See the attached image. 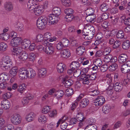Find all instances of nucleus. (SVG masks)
<instances>
[{
    "instance_id": "1",
    "label": "nucleus",
    "mask_w": 130,
    "mask_h": 130,
    "mask_svg": "<svg viewBox=\"0 0 130 130\" xmlns=\"http://www.w3.org/2000/svg\"><path fill=\"white\" fill-rule=\"evenodd\" d=\"M95 31L94 28L92 25L87 24L83 30L82 37L87 40L91 39L94 36Z\"/></svg>"
},
{
    "instance_id": "2",
    "label": "nucleus",
    "mask_w": 130,
    "mask_h": 130,
    "mask_svg": "<svg viewBox=\"0 0 130 130\" xmlns=\"http://www.w3.org/2000/svg\"><path fill=\"white\" fill-rule=\"evenodd\" d=\"M12 64L11 57L8 56H4L0 62V68L2 70H7L12 66Z\"/></svg>"
},
{
    "instance_id": "3",
    "label": "nucleus",
    "mask_w": 130,
    "mask_h": 130,
    "mask_svg": "<svg viewBox=\"0 0 130 130\" xmlns=\"http://www.w3.org/2000/svg\"><path fill=\"white\" fill-rule=\"evenodd\" d=\"M47 21V18L45 16L39 17L37 22V25L38 28L41 29L44 28Z\"/></svg>"
},
{
    "instance_id": "4",
    "label": "nucleus",
    "mask_w": 130,
    "mask_h": 130,
    "mask_svg": "<svg viewBox=\"0 0 130 130\" xmlns=\"http://www.w3.org/2000/svg\"><path fill=\"white\" fill-rule=\"evenodd\" d=\"M10 119L11 122L15 125L20 124L22 121V118L20 115L16 113L12 114L11 116Z\"/></svg>"
},
{
    "instance_id": "5",
    "label": "nucleus",
    "mask_w": 130,
    "mask_h": 130,
    "mask_svg": "<svg viewBox=\"0 0 130 130\" xmlns=\"http://www.w3.org/2000/svg\"><path fill=\"white\" fill-rule=\"evenodd\" d=\"M48 22L50 25H54L57 24L59 19V17L54 13L50 14L48 16Z\"/></svg>"
},
{
    "instance_id": "6",
    "label": "nucleus",
    "mask_w": 130,
    "mask_h": 130,
    "mask_svg": "<svg viewBox=\"0 0 130 130\" xmlns=\"http://www.w3.org/2000/svg\"><path fill=\"white\" fill-rule=\"evenodd\" d=\"M28 70L23 68L19 69L18 71V74L20 78L22 79L26 78L28 77Z\"/></svg>"
},
{
    "instance_id": "7",
    "label": "nucleus",
    "mask_w": 130,
    "mask_h": 130,
    "mask_svg": "<svg viewBox=\"0 0 130 130\" xmlns=\"http://www.w3.org/2000/svg\"><path fill=\"white\" fill-rule=\"evenodd\" d=\"M64 116H63L59 119L57 123V127H58L60 124V127L61 129H64L67 128L68 124L65 122V119H64Z\"/></svg>"
},
{
    "instance_id": "8",
    "label": "nucleus",
    "mask_w": 130,
    "mask_h": 130,
    "mask_svg": "<svg viewBox=\"0 0 130 130\" xmlns=\"http://www.w3.org/2000/svg\"><path fill=\"white\" fill-rule=\"evenodd\" d=\"M104 97L102 96H98L94 101V104L97 106H101L105 102Z\"/></svg>"
},
{
    "instance_id": "9",
    "label": "nucleus",
    "mask_w": 130,
    "mask_h": 130,
    "mask_svg": "<svg viewBox=\"0 0 130 130\" xmlns=\"http://www.w3.org/2000/svg\"><path fill=\"white\" fill-rule=\"evenodd\" d=\"M22 39L20 37L13 38L10 41L11 45L13 46H17L21 45Z\"/></svg>"
},
{
    "instance_id": "10",
    "label": "nucleus",
    "mask_w": 130,
    "mask_h": 130,
    "mask_svg": "<svg viewBox=\"0 0 130 130\" xmlns=\"http://www.w3.org/2000/svg\"><path fill=\"white\" fill-rule=\"evenodd\" d=\"M27 5L28 9L30 11H33L37 5L36 0H29Z\"/></svg>"
},
{
    "instance_id": "11",
    "label": "nucleus",
    "mask_w": 130,
    "mask_h": 130,
    "mask_svg": "<svg viewBox=\"0 0 130 130\" xmlns=\"http://www.w3.org/2000/svg\"><path fill=\"white\" fill-rule=\"evenodd\" d=\"M110 86L111 89H112L113 88L117 92L121 91L123 87V84L120 82H116L115 84H111Z\"/></svg>"
},
{
    "instance_id": "12",
    "label": "nucleus",
    "mask_w": 130,
    "mask_h": 130,
    "mask_svg": "<svg viewBox=\"0 0 130 130\" xmlns=\"http://www.w3.org/2000/svg\"><path fill=\"white\" fill-rule=\"evenodd\" d=\"M50 45H46V47H45L44 49V52L47 54L51 55L54 52L53 46H52V44L50 43Z\"/></svg>"
},
{
    "instance_id": "13",
    "label": "nucleus",
    "mask_w": 130,
    "mask_h": 130,
    "mask_svg": "<svg viewBox=\"0 0 130 130\" xmlns=\"http://www.w3.org/2000/svg\"><path fill=\"white\" fill-rule=\"evenodd\" d=\"M1 108L4 110H7L10 108L11 104L10 102L6 99L3 100L1 103Z\"/></svg>"
},
{
    "instance_id": "14",
    "label": "nucleus",
    "mask_w": 130,
    "mask_h": 130,
    "mask_svg": "<svg viewBox=\"0 0 130 130\" xmlns=\"http://www.w3.org/2000/svg\"><path fill=\"white\" fill-rule=\"evenodd\" d=\"M36 115L33 112L29 113L25 117V119L28 122H31L34 121L36 119Z\"/></svg>"
},
{
    "instance_id": "15",
    "label": "nucleus",
    "mask_w": 130,
    "mask_h": 130,
    "mask_svg": "<svg viewBox=\"0 0 130 130\" xmlns=\"http://www.w3.org/2000/svg\"><path fill=\"white\" fill-rule=\"evenodd\" d=\"M43 36L44 42V45L50 44V42L48 41L49 39L52 37L51 34L49 32H47L44 34Z\"/></svg>"
},
{
    "instance_id": "16",
    "label": "nucleus",
    "mask_w": 130,
    "mask_h": 130,
    "mask_svg": "<svg viewBox=\"0 0 130 130\" xmlns=\"http://www.w3.org/2000/svg\"><path fill=\"white\" fill-rule=\"evenodd\" d=\"M60 55L61 57L64 58L69 57L71 56L70 51L68 49H64L61 50L60 52Z\"/></svg>"
},
{
    "instance_id": "17",
    "label": "nucleus",
    "mask_w": 130,
    "mask_h": 130,
    "mask_svg": "<svg viewBox=\"0 0 130 130\" xmlns=\"http://www.w3.org/2000/svg\"><path fill=\"white\" fill-rule=\"evenodd\" d=\"M33 11L35 15L39 16L43 13L44 10L41 6L37 5L36 7Z\"/></svg>"
},
{
    "instance_id": "18",
    "label": "nucleus",
    "mask_w": 130,
    "mask_h": 130,
    "mask_svg": "<svg viewBox=\"0 0 130 130\" xmlns=\"http://www.w3.org/2000/svg\"><path fill=\"white\" fill-rule=\"evenodd\" d=\"M80 80L82 81L83 83L85 84H88L89 82V79L87 75L82 74L79 76Z\"/></svg>"
},
{
    "instance_id": "19",
    "label": "nucleus",
    "mask_w": 130,
    "mask_h": 130,
    "mask_svg": "<svg viewBox=\"0 0 130 130\" xmlns=\"http://www.w3.org/2000/svg\"><path fill=\"white\" fill-rule=\"evenodd\" d=\"M47 73L46 69L44 68H40L38 69V75L40 77H44Z\"/></svg>"
},
{
    "instance_id": "20",
    "label": "nucleus",
    "mask_w": 130,
    "mask_h": 130,
    "mask_svg": "<svg viewBox=\"0 0 130 130\" xmlns=\"http://www.w3.org/2000/svg\"><path fill=\"white\" fill-rule=\"evenodd\" d=\"M21 45L23 48H25L29 46L31 42L29 39H25L23 40L22 39Z\"/></svg>"
},
{
    "instance_id": "21",
    "label": "nucleus",
    "mask_w": 130,
    "mask_h": 130,
    "mask_svg": "<svg viewBox=\"0 0 130 130\" xmlns=\"http://www.w3.org/2000/svg\"><path fill=\"white\" fill-rule=\"evenodd\" d=\"M115 35V31L114 30L106 31L104 34L106 38L113 37Z\"/></svg>"
},
{
    "instance_id": "22",
    "label": "nucleus",
    "mask_w": 130,
    "mask_h": 130,
    "mask_svg": "<svg viewBox=\"0 0 130 130\" xmlns=\"http://www.w3.org/2000/svg\"><path fill=\"white\" fill-rule=\"evenodd\" d=\"M35 41L36 42H40L44 45V42L43 35L39 34H38L36 36L35 38Z\"/></svg>"
},
{
    "instance_id": "23",
    "label": "nucleus",
    "mask_w": 130,
    "mask_h": 130,
    "mask_svg": "<svg viewBox=\"0 0 130 130\" xmlns=\"http://www.w3.org/2000/svg\"><path fill=\"white\" fill-rule=\"evenodd\" d=\"M47 121V117L43 115H40L38 118V121L41 124L45 123Z\"/></svg>"
},
{
    "instance_id": "24",
    "label": "nucleus",
    "mask_w": 130,
    "mask_h": 130,
    "mask_svg": "<svg viewBox=\"0 0 130 130\" xmlns=\"http://www.w3.org/2000/svg\"><path fill=\"white\" fill-rule=\"evenodd\" d=\"M19 59L22 60H26L28 58V54L24 51H21L18 56Z\"/></svg>"
},
{
    "instance_id": "25",
    "label": "nucleus",
    "mask_w": 130,
    "mask_h": 130,
    "mask_svg": "<svg viewBox=\"0 0 130 130\" xmlns=\"http://www.w3.org/2000/svg\"><path fill=\"white\" fill-rule=\"evenodd\" d=\"M18 67L14 66L12 67L9 71L10 76L11 77H14L17 74L18 71Z\"/></svg>"
},
{
    "instance_id": "26",
    "label": "nucleus",
    "mask_w": 130,
    "mask_h": 130,
    "mask_svg": "<svg viewBox=\"0 0 130 130\" xmlns=\"http://www.w3.org/2000/svg\"><path fill=\"white\" fill-rule=\"evenodd\" d=\"M64 95V92L62 90H57L54 94L57 99L59 100Z\"/></svg>"
},
{
    "instance_id": "27",
    "label": "nucleus",
    "mask_w": 130,
    "mask_h": 130,
    "mask_svg": "<svg viewBox=\"0 0 130 130\" xmlns=\"http://www.w3.org/2000/svg\"><path fill=\"white\" fill-rule=\"evenodd\" d=\"M13 6L12 3L10 2H6L5 4L4 8L7 11L12 10L13 9Z\"/></svg>"
},
{
    "instance_id": "28",
    "label": "nucleus",
    "mask_w": 130,
    "mask_h": 130,
    "mask_svg": "<svg viewBox=\"0 0 130 130\" xmlns=\"http://www.w3.org/2000/svg\"><path fill=\"white\" fill-rule=\"evenodd\" d=\"M12 53L14 55L18 56L21 52L22 51L19 48L13 47L11 48Z\"/></svg>"
},
{
    "instance_id": "29",
    "label": "nucleus",
    "mask_w": 130,
    "mask_h": 130,
    "mask_svg": "<svg viewBox=\"0 0 130 130\" xmlns=\"http://www.w3.org/2000/svg\"><path fill=\"white\" fill-rule=\"evenodd\" d=\"M57 69L59 73H62L66 69V65L62 63H59L57 66Z\"/></svg>"
},
{
    "instance_id": "30",
    "label": "nucleus",
    "mask_w": 130,
    "mask_h": 130,
    "mask_svg": "<svg viewBox=\"0 0 130 130\" xmlns=\"http://www.w3.org/2000/svg\"><path fill=\"white\" fill-rule=\"evenodd\" d=\"M112 58V56L110 54L105 55L103 57V61L107 64H110V61Z\"/></svg>"
},
{
    "instance_id": "31",
    "label": "nucleus",
    "mask_w": 130,
    "mask_h": 130,
    "mask_svg": "<svg viewBox=\"0 0 130 130\" xmlns=\"http://www.w3.org/2000/svg\"><path fill=\"white\" fill-rule=\"evenodd\" d=\"M127 58V56L125 54H122L119 57L118 60L120 63H122L125 62Z\"/></svg>"
},
{
    "instance_id": "32",
    "label": "nucleus",
    "mask_w": 130,
    "mask_h": 130,
    "mask_svg": "<svg viewBox=\"0 0 130 130\" xmlns=\"http://www.w3.org/2000/svg\"><path fill=\"white\" fill-rule=\"evenodd\" d=\"M68 77L66 76L63 79V81L65 82L64 83V85L66 87H68L72 85L73 83V81L70 79H68L66 80V79Z\"/></svg>"
},
{
    "instance_id": "33",
    "label": "nucleus",
    "mask_w": 130,
    "mask_h": 130,
    "mask_svg": "<svg viewBox=\"0 0 130 130\" xmlns=\"http://www.w3.org/2000/svg\"><path fill=\"white\" fill-rule=\"evenodd\" d=\"M105 81L106 83L109 85V86L111 87L110 85L111 84H113L112 83V78L111 74H108L106 75Z\"/></svg>"
},
{
    "instance_id": "34",
    "label": "nucleus",
    "mask_w": 130,
    "mask_h": 130,
    "mask_svg": "<svg viewBox=\"0 0 130 130\" xmlns=\"http://www.w3.org/2000/svg\"><path fill=\"white\" fill-rule=\"evenodd\" d=\"M79 67V63L76 61L73 62L70 65V68L74 70L76 69H78Z\"/></svg>"
},
{
    "instance_id": "35",
    "label": "nucleus",
    "mask_w": 130,
    "mask_h": 130,
    "mask_svg": "<svg viewBox=\"0 0 130 130\" xmlns=\"http://www.w3.org/2000/svg\"><path fill=\"white\" fill-rule=\"evenodd\" d=\"M8 79V76L6 73H3L0 74V81L3 82L6 81Z\"/></svg>"
},
{
    "instance_id": "36",
    "label": "nucleus",
    "mask_w": 130,
    "mask_h": 130,
    "mask_svg": "<svg viewBox=\"0 0 130 130\" xmlns=\"http://www.w3.org/2000/svg\"><path fill=\"white\" fill-rule=\"evenodd\" d=\"M89 103V101L87 98H85L82 100L81 101L80 105L82 108H84Z\"/></svg>"
},
{
    "instance_id": "37",
    "label": "nucleus",
    "mask_w": 130,
    "mask_h": 130,
    "mask_svg": "<svg viewBox=\"0 0 130 130\" xmlns=\"http://www.w3.org/2000/svg\"><path fill=\"white\" fill-rule=\"evenodd\" d=\"M28 73H27L28 77H29L30 78H34L36 75L35 72L33 69H30L28 71Z\"/></svg>"
},
{
    "instance_id": "38",
    "label": "nucleus",
    "mask_w": 130,
    "mask_h": 130,
    "mask_svg": "<svg viewBox=\"0 0 130 130\" xmlns=\"http://www.w3.org/2000/svg\"><path fill=\"white\" fill-rule=\"evenodd\" d=\"M7 47L6 43L3 42L0 43V51L3 52L6 51Z\"/></svg>"
},
{
    "instance_id": "39",
    "label": "nucleus",
    "mask_w": 130,
    "mask_h": 130,
    "mask_svg": "<svg viewBox=\"0 0 130 130\" xmlns=\"http://www.w3.org/2000/svg\"><path fill=\"white\" fill-rule=\"evenodd\" d=\"M26 88L25 84H24L19 85L17 88L18 91L21 93L24 92Z\"/></svg>"
},
{
    "instance_id": "40",
    "label": "nucleus",
    "mask_w": 130,
    "mask_h": 130,
    "mask_svg": "<svg viewBox=\"0 0 130 130\" xmlns=\"http://www.w3.org/2000/svg\"><path fill=\"white\" fill-rule=\"evenodd\" d=\"M77 53L79 55H82L85 51V48L82 46H80L77 48Z\"/></svg>"
},
{
    "instance_id": "41",
    "label": "nucleus",
    "mask_w": 130,
    "mask_h": 130,
    "mask_svg": "<svg viewBox=\"0 0 130 130\" xmlns=\"http://www.w3.org/2000/svg\"><path fill=\"white\" fill-rule=\"evenodd\" d=\"M121 70L122 72L124 73H126L130 71L129 69L124 63H123L121 67Z\"/></svg>"
},
{
    "instance_id": "42",
    "label": "nucleus",
    "mask_w": 130,
    "mask_h": 130,
    "mask_svg": "<svg viewBox=\"0 0 130 130\" xmlns=\"http://www.w3.org/2000/svg\"><path fill=\"white\" fill-rule=\"evenodd\" d=\"M117 38L119 39L123 38H124V34L123 31L119 30L116 34Z\"/></svg>"
},
{
    "instance_id": "43",
    "label": "nucleus",
    "mask_w": 130,
    "mask_h": 130,
    "mask_svg": "<svg viewBox=\"0 0 130 130\" xmlns=\"http://www.w3.org/2000/svg\"><path fill=\"white\" fill-rule=\"evenodd\" d=\"M99 93V92L96 89H92L90 88L89 91V94L91 96H94L98 95Z\"/></svg>"
},
{
    "instance_id": "44",
    "label": "nucleus",
    "mask_w": 130,
    "mask_h": 130,
    "mask_svg": "<svg viewBox=\"0 0 130 130\" xmlns=\"http://www.w3.org/2000/svg\"><path fill=\"white\" fill-rule=\"evenodd\" d=\"M51 109L50 106H44L42 109L41 112L43 114H46Z\"/></svg>"
},
{
    "instance_id": "45",
    "label": "nucleus",
    "mask_w": 130,
    "mask_h": 130,
    "mask_svg": "<svg viewBox=\"0 0 130 130\" xmlns=\"http://www.w3.org/2000/svg\"><path fill=\"white\" fill-rule=\"evenodd\" d=\"M53 12L54 13V14L58 17H59L61 13L60 9V8L57 7H54L53 9Z\"/></svg>"
},
{
    "instance_id": "46",
    "label": "nucleus",
    "mask_w": 130,
    "mask_h": 130,
    "mask_svg": "<svg viewBox=\"0 0 130 130\" xmlns=\"http://www.w3.org/2000/svg\"><path fill=\"white\" fill-rule=\"evenodd\" d=\"M111 110V108L109 105H106L104 106L102 110L104 113H108Z\"/></svg>"
},
{
    "instance_id": "47",
    "label": "nucleus",
    "mask_w": 130,
    "mask_h": 130,
    "mask_svg": "<svg viewBox=\"0 0 130 130\" xmlns=\"http://www.w3.org/2000/svg\"><path fill=\"white\" fill-rule=\"evenodd\" d=\"M10 38L9 34L7 33H3L0 34V38L5 40H7Z\"/></svg>"
},
{
    "instance_id": "48",
    "label": "nucleus",
    "mask_w": 130,
    "mask_h": 130,
    "mask_svg": "<svg viewBox=\"0 0 130 130\" xmlns=\"http://www.w3.org/2000/svg\"><path fill=\"white\" fill-rule=\"evenodd\" d=\"M130 46V42L129 40H127L124 42L122 44V47L125 50L128 49Z\"/></svg>"
},
{
    "instance_id": "49",
    "label": "nucleus",
    "mask_w": 130,
    "mask_h": 130,
    "mask_svg": "<svg viewBox=\"0 0 130 130\" xmlns=\"http://www.w3.org/2000/svg\"><path fill=\"white\" fill-rule=\"evenodd\" d=\"M28 58L30 61L33 62L35 60L36 55L35 54L33 53H30L28 55Z\"/></svg>"
},
{
    "instance_id": "50",
    "label": "nucleus",
    "mask_w": 130,
    "mask_h": 130,
    "mask_svg": "<svg viewBox=\"0 0 130 130\" xmlns=\"http://www.w3.org/2000/svg\"><path fill=\"white\" fill-rule=\"evenodd\" d=\"M62 4L66 7H69L71 5L70 0H61Z\"/></svg>"
},
{
    "instance_id": "51",
    "label": "nucleus",
    "mask_w": 130,
    "mask_h": 130,
    "mask_svg": "<svg viewBox=\"0 0 130 130\" xmlns=\"http://www.w3.org/2000/svg\"><path fill=\"white\" fill-rule=\"evenodd\" d=\"M111 64L109 66V69L110 71H115L117 68L118 65L116 63H111Z\"/></svg>"
},
{
    "instance_id": "52",
    "label": "nucleus",
    "mask_w": 130,
    "mask_h": 130,
    "mask_svg": "<svg viewBox=\"0 0 130 130\" xmlns=\"http://www.w3.org/2000/svg\"><path fill=\"white\" fill-rule=\"evenodd\" d=\"M76 117L79 121H84L85 119L83 114L81 113H78L76 115Z\"/></svg>"
},
{
    "instance_id": "53",
    "label": "nucleus",
    "mask_w": 130,
    "mask_h": 130,
    "mask_svg": "<svg viewBox=\"0 0 130 130\" xmlns=\"http://www.w3.org/2000/svg\"><path fill=\"white\" fill-rule=\"evenodd\" d=\"M100 9L103 11H105L108 9V6L106 3L102 4L100 7Z\"/></svg>"
},
{
    "instance_id": "54",
    "label": "nucleus",
    "mask_w": 130,
    "mask_h": 130,
    "mask_svg": "<svg viewBox=\"0 0 130 130\" xmlns=\"http://www.w3.org/2000/svg\"><path fill=\"white\" fill-rule=\"evenodd\" d=\"M65 94L68 96L72 95L73 93V91L72 89L68 88L65 90Z\"/></svg>"
},
{
    "instance_id": "55",
    "label": "nucleus",
    "mask_w": 130,
    "mask_h": 130,
    "mask_svg": "<svg viewBox=\"0 0 130 130\" xmlns=\"http://www.w3.org/2000/svg\"><path fill=\"white\" fill-rule=\"evenodd\" d=\"M49 116L52 118H54L56 117L57 114V110H53L50 111L48 113Z\"/></svg>"
},
{
    "instance_id": "56",
    "label": "nucleus",
    "mask_w": 130,
    "mask_h": 130,
    "mask_svg": "<svg viewBox=\"0 0 130 130\" xmlns=\"http://www.w3.org/2000/svg\"><path fill=\"white\" fill-rule=\"evenodd\" d=\"M65 14L66 15H73L74 11L71 9H67L65 10L64 11Z\"/></svg>"
},
{
    "instance_id": "57",
    "label": "nucleus",
    "mask_w": 130,
    "mask_h": 130,
    "mask_svg": "<svg viewBox=\"0 0 130 130\" xmlns=\"http://www.w3.org/2000/svg\"><path fill=\"white\" fill-rule=\"evenodd\" d=\"M102 63V61L100 58L96 59L94 62V63L95 65L99 67L101 65Z\"/></svg>"
},
{
    "instance_id": "58",
    "label": "nucleus",
    "mask_w": 130,
    "mask_h": 130,
    "mask_svg": "<svg viewBox=\"0 0 130 130\" xmlns=\"http://www.w3.org/2000/svg\"><path fill=\"white\" fill-rule=\"evenodd\" d=\"M87 75L89 80H95L96 77V74L95 73H93L91 74H87Z\"/></svg>"
},
{
    "instance_id": "59",
    "label": "nucleus",
    "mask_w": 130,
    "mask_h": 130,
    "mask_svg": "<svg viewBox=\"0 0 130 130\" xmlns=\"http://www.w3.org/2000/svg\"><path fill=\"white\" fill-rule=\"evenodd\" d=\"M4 130H15V129L12 125L9 124L5 126Z\"/></svg>"
},
{
    "instance_id": "60",
    "label": "nucleus",
    "mask_w": 130,
    "mask_h": 130,
    "mask_svg": "<svg viewBox=\"0 0 130 130\" xmlns=\"http://www.w3.org/2000/svg\"><path fill=\"white\" fill-rule=\"evenodd\" d=\"M61 42L64 46H68L69 43V41L66 38L62 39Z\"/></svg>"
},
{
    "instance_id": "61",
    "label": "nucleus",
    "mask_w": 130,
    "mask_h": 130,
    "mask_svg": "<svg viewBox=\"0 0 130 130\" xmlns=\"http://www.w3.org/2000/svg\"><path fill=\"white\" fill-rule=\"evenodd\" d=\"M86 15H92L94 13V10L91 8H89L87 10Z\"/></svg>"
},
{
    "instance_id": "62",
    "label": "nucleus",
    "mask_w": 130,
    "mask_h": 130,
    "mask_svg": "<svg viewBox=\"0 0 130 130\" xmlns=\"http://www.w3.org/2000/svg\"><path fill=\"white\" fill-rule=\"evenodd\" d=\"M12 95V94L10 92H8L3 95V98L5 99H9Z\"/></svg>"
},
{
    "instance_id": "63",
    "label": "nucleus",
    "mask_w": 130,
    "mask_h": 130,
    "mask_svg": "<svg viewBox=\"0 0 130 130\" xmlns=\"http://www.w3.org/2000/svg\"><path fill=\"white\" fill-rule=\"evenodd\" d=\"M64 47L61 42H60L56 44V48L58 50H61Z\"/></svg>"
},
{
    "instance_id": "64",
    "label": "nucleus",
    "mask_w": 130,
    "mask_h": 130,
    "mask_svg": "<svg viewBox=\"0 0 130 130\" xmlns=\"http://www.w3.org/2000/svg\"><path fill=\"white\" fill-rule=\"evenodd\" d=\"M108 67V64H105L101 67L100 70L102 72H104L107 70Z\"/></svg>"
}]
</instances>
